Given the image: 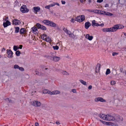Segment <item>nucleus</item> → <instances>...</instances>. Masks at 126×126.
<instances>
[{
  "mask_svg": "<svg viewBox=\"0 0 126 126\" xmlns=\"http://www.w3.org/2000/svg\"><path fill=\"white\" fill-rule=\"evenodd\" d=\"M103 14L109 16H111L112 15V14L111 13L105 11L103 12Z\"/></svg>",
  "mask_w": 126,
  "mask_h": 126,
  "instance_id": "obj_26",
  "label": "nucleus"
},
{
  "mask_svg": "<svg viewBox=\"0 0 126 126\" xmlns=\"http://www.w3.org/2000/svg\"><path fill=\"white\" fill-rule=\"evenodd\" d=\"M54 3H55V5H56L58 6H60V4H59V3H58L57 2H54Z\"/></svg>",
  "mask_w": 126,
  "mask_h": 126,
  "instance_id": "obj_50",
  "label": "nucleus"
},
{
  "mask_svg": "<svg viewBox=\"0 0 126 126\" xmlns=\"http://www.w3.org/2000/svg\"><path fill=\"white\" fill-rule=\"evenodd\" d=\"M50 21H49L48 20H44L43 21V22L46 25H47L49 26Z\"/></svg>",
  "mask_w": 126,
  "mask_h": 126,
  "instance_id": "obj_25",
  "label": "nucleus"
},
{
  "mask_svg": "<svg viewBox=\"0 0 126 126\" xmlns=\"http://www.w3.org/2000/svg\"><path fill=\"white\" fill-rule=\"evenodd\" d=\"M70 21L71 22L73 23L75 21L74 20V18H72Z\"/></svg>",
  "mask_w": 126,
  "mask_h": 126,
  "instance_id": "obj_51",
  "label": "nucleus"
},
{
  "mask_svg": "<svg viewBox=\"0 0 126 126\" xmlns=\"http://www.w3.org/2000/svg\"><path fill=\"white\" fill-rule=\"evenodd\" d=\"M1 57V56L0 55V58Z\"/></svg>",
  "mask_w": 126,
  "mask_h": 126,
  "instance_id": "obj_63",
  "label": "nucleus"
},
{
  "mask_svg": "<svg viewBox=\"0 0 126 126\" xmlns=\"http://www.w3.org/2000/svg\"><path fill=\"white\" fill-rule=\"evenodd\" d=\"M92 85L89 86L88 87V89L89 90H91L92 89Z\"/></svg>",
  "mask_w": 126,
  "mask_h": 126,
  "instance_id": "obj_48",
  "label": "nucleus"
},
{
  "mask_svg": "<svg viewBox=\"0 0 126 126\" xmlns=\"http://www.w3.org/2000/svg\"><path fill=\"white\" fill-rule=\"evenodd\" d=\"M5 50V49L4 48H3L1 49V51L3 52Z\"/></svg>",
  "mask_w": 126,
  "mask_h": 126,
  "instance_id": "obj_55",
  "label": "nucleus"
},
{
  "mask_svg": "<svg viewBox=\"0 0 126 126\" xmlns=\"http://www.w3.org/2000/svg\"><path fill=\"white\" fill-rule=\"evenodd\" d=\"M42 29H43V30H46V28L45 27L42 25V26L41 27V28Z\"/></svg>",
  "mask_w": 126,
  "mask_h": 126,
  "instance_id": "obj_43",
  "label": "nucleus"
},
{
  "mask_svg": "<svg viewBox=\"0 0 126 126\" xmlns=\"http://www.w3.org/2000/svg\"><path fill=\"white\" fill-rule=\"evenodd\" d=\"M20 23V21L17 19H15L13 20V24L18 25Z\"/></svg>",
  "mask_w": 126,
  "mask_h": 126,
  "instance_id": "obj_14",
  "label": "nucleus"
},
{
  "mask_svg": "<svg viewBox=\"0 0 126 126\" xmlns=\"http://www.w3.org/2000/svg\"><path fill=\"white\" fill-rule=\"evenodd\" d=\"M50 7V5L46 6L45 7V8L46 9H49Z\"/></svg>",
  "mask_w": 126,
  "mask_h": 126,
  "instance_id": "obj_38",
  "label": "nucleus"
},
{
  "mask_svg": "<svg viewBox=\"0 0 126 126\" xmlns=\"http://www.w3.org/2000/svg\"><path fill=\"white\" fill-rule=\"evenodd\" d=\"M116 82L115 81L112 80L110 82V84L112 85H113L115 84Z\"/></svg>",
  "mask_w": 126,
  "mask_h": 126,
  "instance_id": "obj_35",
  "label": "nucleus"
},
{
  "mask_svg": "<svg viewBox=\"0 0 126 126\" xmlns=\"http://www.w3.org/2000/svg\"><path fill=\"white\" fill-rule=\"evenodd\" d=\"M31 29H32V32L34 34H36L38 33V31L36 27H33Z\"/></svg>",
  "mask_w": 126,
  "mask_h": 126,
  "instance_id": "obj_13",
  "label": "nucleus"
},
{
  "mask_svg": "<svg viewBox=\"0 0 126 126\" xmlns=\"http://www.w3.org/2000/svg\"><path fill=\"white\" fill-rule=\"evenodd\" d=\"M88 1H89V2H91V0H88Z\"/></svg>",
  "mask_w": 126,
  "mask_h": 126,
  "instance_id": "obj_61",
  "label": "nucleus"
},
{
  "mask_svg": "<svg viewBox=\"0 0 126 126\" xmlns=\"http://www.w3.org/2000/svg\"><path fill=\"white\" fill-rule=\"evenodd\" d=\"M85 19V16L84 15H82L81 16H78L75 19V20L79 22H81L83 21Z\"/></svg>",
  "mask_w": 126,
  "mask_h": 126,
  "instance_id": "obj_3",
  "label": "nucleus"
},
{
  "mask_svg": "<svg viewBox=\"0 0 126 126\" xmlns=\"http://www.w3.org/2000/svg\"><path fill=\"white\" fill-rule=\"evenodd\" d=\"M35 126H38L39 124L38 123H35Z\"/></svg>",
  "mask_w": 126,
  "mask_h": 126,
  "instance_id": "obj_53",
  "label": "nucleus"
},
{
  "mask_svg": "<svg viewBox=\"0 0 126 126\" xmlns=\"http://www.w3.org/2000/svg\"><path fill=\"white\" fill-rule=\"evenodd\" d=\"M26 32V30L25 28H21L20 31V33L21 34H24Z\"/></svg>",
  "mask_w": 126,
  "mask_h": 126,
  "instance_id": "obj_20",
  "label": "nucleus"
},
{
  "mask_svg": "<svg viewBox=\"0 0 126 126\" xmlns=\"http://www.w3.org/2000/svg\"><path fill=\"white\" fill-rule=\"evenodd\" d=\"M103 124L113 126L114 125V124L110 122H106L103 121Z\"/></svg>",
  "mask_w": 126,
  "mask_h": 126,
  "instance_id": "obj_19",
  "label": "nucleus"
},
{
  "mask_svg": "<svg viewBox=\"0 0 126 126\" xmlns=\"http://www.w3.org/2000/svg\"><path fill=\"white\" fill-rule=\"evenodd\" d=\"M85 38L91 41L93 39V37L92 36H90L89 34H87L86 35Z\"/></svg>",
  "mask_w": 126,
  "mask_h": 126,
  "instance_id": "obj_10",
  "label": "nucleus"
},
{
  "mask_svg": "<svg viewBox=\"0 0 126 126\" xmlns=\"http://www.w3.org/2000/svg\"><path fill=\"white\" fill-rule=\"evenodd\" d=\"M97 13L99 14H102V11L100 10H97Z\"/></svg>",
  "mask_w": 126,
  "mask_h": 126,
  "instance_id": "obj_39",
  "label": "nucleus"
},
{
  "mask_svg": "<svg viewBox=\"0 0 126 126\" xmlns=\"http://www.w3.org/2000/svg\"><path fill=\"white\" fill-rule=\"evenodd\" d=\"M100 65V64H98L96 67L95 71L96 72H99Z\"/></svg>",
  "mask_w": 126,
  "mask_h": 126,
  "instance_id": "obj_17",
  "label": "nucleus"
},
{
  "mask_svg": "<svg viewBox=\"0 0 126 126\" xmlns=\"http://www.w3.org/2000/svg\"><path fill=\"white\" fill-rule=\"evenodd\" d=\"M62 73L63 74L65 75H67V73L65 71H63L62 72Z\"/></svg>",
  "mask_w": 126,
  "mask_h": 126,
  "instance_id": "obj_46",
  "label": "nucleus"
},
{
  "mask_svg": "<svg viewBox=\"0 0 126 126\" xmlns=\"http://www.w3.org/2000/svg\"><path fill=\"white\" fill-rule=\"evenodd\" d=\"M11 25V23L9 21H7L6 22H4L3 25L4 28L7 27L8 26Z\"/></svg>",
  "mask_w": 126,
  "mask_h": 126,
  "instance_id": "obj_9",
  "label": "nucleus"
},
{
  "mask_svg": "<svg viewBox=\"0 0 126 126\" xmlns=\"http://www.w3.org/2000/svg\"><path fill=\"white\" fill-rule=\"evenodd\" d=\"M20 52L19 50H17L16 51V54L17 56H19L20 55Z\"/></svg>",
  "mask_w": 126,
  "mask_h": 126,
  "instance_id": "obj_32",
  "label": "nucleus"
},
{
  "mask_svg": "<svg viewBox=\"0 0 126 126\" xmlns=\"http://www.w3.org/2000/svg\"><path fill=\"white\" fill-rule=\"evenodd\" d=\"M97 2L100 3L102 2V0H97Z\"/></svg>",
  "mask_w": 126,
  "mask_h": 126,
  "instance_id": "obj_49",
  "label": "nucleus"
},
{
  "mask_svg": "<svg viewBox=\"0 0 126 126\" xmlns=\"http://www.w3.org/2000/svg\"><path fill=\"white\" fill-rule=\"evenodd\" d=\"M60 92L58 90H55L52 92H51L50 95L57 94H59Z\"/></svg>",
  "mask_w": 126,
  "mask_h": 126,
  "instance_id": "obj_16",
  "label": "nucleus"
},
{
  "mask_svg": "<svg viewBox=\"0 0 126 126\" xmlns=\"http://www.w3.org/2000/svg\"><path fill=\"white\" fill-rule=\"evenodd\" d=\"M53 60L55 61H58L60 60V57H54L52 58Z\"/></svg>",
  "mask_w": 126,
  "mask_h": 126,
  "instance_id": "obj_27",
  "label": "nucleus"
},
{
  "mask_svg": "<svg viewBox=\"0 0 126 126\" xmlns=\"http://www.w3.org/2000/svg\"><path fill=\"white\" fill-rule=\"evenodd\" d=\"M65 32L67 34H68L69 36L70 37H72V35H73V34L71 33V32L70 31L67 30Z\"/></svg>",
  "mask_w": 126,
  "mask_h": 126,
  "instance_id": "obj_28",
  "label": "nucleus"
},
{
  "mask_svg": "<svg viewBox=\"0 0 126 126\" xmlns=\"http://www.w3.org/2000/svg\"><path fill=\"white\" fill-rule=\"evenodd\" d=\"M118 54V53L115 52H113L112 53V55L113 56H115V55H116Z\"/></svg>",
  "mask_w": 126,
  "mask_h": 126,
  "instance_id": "obj_40",
  "label": "nucleus"
},
{
  "mask_svg": "<svg viewBox=\"0 0 126 126\" xmlns=\"http://www.w3.org/2000/svg\"><path fill=\"white\" fill-rule=\"evenodd\" d=\"M19 66L17 64H15L14 65V67L15 69H18Z\"/></svg>",
  "mask_w": 126,
  "mask_h": 126,
  "instance_id": "obj_37",
  "label": "nucleus"
},
{
  "mask_svg": "<svg viewBox=\"0 0 126 126\" xmlns=\"http://www.w3.org/2000/svg\"><path fill=\"white\" fill-rule=\"evenodd\" d=\"M102 114L100 113L98 115V116L97 118V120L100 121L101 122H102Z\"/></svg>",
  "mask_w": 126,
  "mask_h": 126,
  "instance_id": "obj_15",
  "label": "nucleus"
},
{
  "mask_svg": "<svg viewBox=\"0 0 126 126\" xmlns=\"http://www.w3.org/2000/svg\"><path fill=\"white\" fill-rule=\"evenodd\" d=\"M62 3L63 4H64L65 3V1L62 0L61 1Z\"/></svg>",
  "mask_w": 126,
  "mask_h": 126,
  "instance_id": "obj_47",
  "label": "nucleus"
},
{
  "mask_svg": "<svg viewBox=\"0 0 126 126\" xmlns=\"http://www.w3.org/2000/svg\"><path fill=\"white\" fill-rule=\"evenodd\" d=\"M47 68H45V70H47Z\"/></svg>",
  "mask_w": 126,
  "mask_h": 126,
  "instance_id": "obj_62",
  "label": "nucleus"
},
{
  "mask_svg": "<svg viewBox=\"0 0 126 126\" xmlns=\"http://www.w3.org/2000/svg\"><path fill=\"white\" fill-rule=\"evenodd\" d=\"M19 69L22 71H23L24 70V68L22 67H19L18 69Z\"/></svg>",
  "mask_w": 126,
  "mask_h": 126,
  "instance_id": "obj_41",
  "label": "nucleus"
},
{
  "mask_svg": "<svg viewBox=\"0 0 126 126\" xmlns=\"http://www.w3.org/2000/svg\"><path fill=\"white\" fill-rule=\"evenodd\" d=\"M110 72V70L109 69H107L106 71V75H107L109 74Z\"/></svg>",
  "mask_w": 126,
  "mask_h": 126,
  "instance_id": "obj_33",
  "label": "nucleus"
},
{
  "mask_svg": "<svg viewBox=\"0 0 126 126\" xmlns=\"http://www.w3.org/2000/svg\"><path fill=\"white\" fill-rule=\"evenodd\" d=\"M32 105L35 107H39L41 105V103L38 101L35 100L33 101Z\"/></svg>",
  "mask_w": 126,
  "mask_h": 126,
  "instance_id": "obj_7",
  "label": "nucleus"
},
{
  "mask_svg": "<svg viewBox=\"0 0 126 126\" xmlns=\"http://www.w3.org/2000/svg\"><path fill=\"white\" fill-rule=\"evenodd\" d=\"M0 126H2L1 125H0Z\"/></svg>",
  "mask_w": 126,
  "mask_h": 126,
  "instance_id": "obj_64",
  "label": "nucleus"
},
{
  "mask_svg": "<svg viewBox=\"0 0 126 126\" xmlns=\"http://www.w3.org/2000/svg\"><path fill=\"white\" fill-rule=\"evenodd\" d=\"M72 91L74 93H76V90L75 89H72Z\"/></svg>",
  "mask_w": 126,
  "mask_h": 126,
  "instance_id": "obj_45",
  "label": "nucleus"
},
{
  "mask_svg": "<svg viewBox=\"0 0 126 126\" xmlns=\"http://www.w3.org/2000/svg\"><path fill=\"white\" fill-rule=\"evenodd\" d=\"M106 102V101L105 100L103 99V102Z\"/></svg>",
  "mask_w": 126,
  "mask_h": 126,
  "instance_id": "obj_60",
  "label": "nucleus"
},
{
  "mask_svg": "<svg viewBox=\"0 0 126 126\" xmlns=\"http://www.w3.org/2000/svg\"><path fill=\"white\" fill-rule=\"evenodd\" d=\"M67 29L65 28H64L63 29V30L65 32L67 30Z\"/></svg>",
  "mask_w": 126,
  "mask_h": 126,
  "instance_id": "obj_52",
  "label": "nucleus"
},
{
  "mask_svg": "<svg viewBox=\"0 0 126 126\" xmlns=\"http://www.w3.org/2000/svg\"><path fill=\"white\" fill-rule=\"evenodd\" d=\"M49 26L54 27H56V24L53 22L50 21Z\"/></svg>",
  "mask_w": 126,
  "mask_h": 126,
  "instance_id": "obj_23",
  "label": "nucleus"
},
{
  "mask_svg": "<svg viewBox=\"0 0 126 126\" xmlns=\"http://www.w3.org/2000/svg\"><path fill=\"white\" fill-rule=\"evenodd\" d=\"M108 121H114L115 120V115L114 116L112 115H111L109 114V117Z\"/></svg>",
  "mask_w": 126,
  "mask_h": 126,
  "instance_id": "obj_11",
  "label": "nucleus"
},
{
  "mask_svg": "<svg viewBox=\"0 0 126 126\" xmlns=\"http://www.w3.org/2000/svg\"><path fill=\"white\" fill-rule=\"evenodd\" d=\"M115 122H119L123 121V118L122 117L119 115H115Z\"/></svg>",
  "mask_w": 126,
  "mask_h": 126,
  "instance_id": "obj_5",
  "label": "nucleus"
},
{
  "mask_svg": "<svg viewBox=\"0 0 126 126\" xmlns=\"http://www.w3.org/2000/svg\"><path fill=\"white\" fill-rule=\"evenodd\" d=\"M36 26L39 28H40L42 25H40L39 23H37L36 24Z\"/></svg>",
  "mask_w": 126,
  "mask_h": 126,
  "instance_id": "obj_36",
  "label": "nucleus"
},
{
  "mask_svg": "<svg viewBox=\"0 0 126 126\" xmlns=\"http://www.w3.org/2000/svg\"><path fill=\"white\" fill-rule=\"evenodd\" d=\"M15 32L16 33H18L19 30V28L18 27H15Z\"/></svg>",
  "mask_w": 126,
  "mask_h": 126,
  "instance_id": "obj_30",
  "label": "nucleus"
},
{
  "mask_svg": "<svg viewBox=\"0 0 126 126\" xmlns=\"http://www.w3.org/2000/svg\"><path fill=\"white\" fill-rule=\"evenodd\" d=\"M81 2H83V1H85L86 0H79Z\"/></svg>",
  "mask_w": 126,
  "mask_h": 126,
  "instance_id": "obj_57",
  "label": "nucleus"
},
{
  "mask_svg": "<svg viewBox=\"0 0 126 126\" xmlns=\"http://www.w3.org/2000/svg\"><path fill=\"white\" fill-rule=\"evenodd\" d=\"M91 25L90 23L88 22H86L85 23V28L87 29H88L89 27Z\"/></svg>",
  "mask_w": 126,
  "mask_h": 126,
  "instance_id": "obj_18",
  "label": "nucleus"
},
{
  "mask_svg": "<svg viewBox=\"0 0 126 126\" xmlns=\"http://www.w3.org/2000/svg\"><path fill=\"white\" fill-rule=\"evenodd\" d=\"M124 34L126 36V33H124Z\"/></svg>",
  "mask_w": 126,
  "mask_h": 126,
  "instance_id": "obj_59",
  "label": "nucleus"
},
{
  "mask_svg": "<svg viewBox=\"0 0 126 126\" xmlns=\"http://www.w3.org/2000/svg\"><path fill=\"white\" fill-rule=\"evenodd\" d=\"M3 20H4L6 21H9L8 20V17H6V18L5 19L3 18Z\"/></svg>",
  "mask_w": 126,
  "mask_h": 126,
  "instance_id": "obj_42",
  "label": "nucleus"
},
{
  "mask_svg": "<svg viewBox=\"0 0 126 126\" xmlns=\"http://www.w3.org/2000/svg\"><path fill=\"white\" fill-rule=\"evenodd\" d=\"M51 7H53L55 6L54 2H53L52 3H51L49 4Z\"/></svg>",
  "mask_w": 126,
  "mask_h": 126,
  "instance_id": "obj_44",
  "label": "nucleus"
},
{
  "mask_svg": "<svg viewBox=\"0 0 126 126\" xmlns=\"http://www.w3.org/2000/svg\"><path fill=\"white\" fill-rule=\"evenodd\" d=\"M94 101L96 102L98 101L102 102V98L100 97H96Z\"/></svg>",
  "mask_w": 126,
  "mask_h": 126,
  "instance_id": "obj_21",
  "label": "nucleus"
},
{
  "mask_svg": "<svg viewBox=\"0 0 126 126\" xmlns=\"http://www.w3.org/2000/svg\"><path fill=\"white\" fill-rule=\"evenodd\" d=\"M22 45H19V48L20 49H21L22 48Z\"/></svg>",
  "mask_w": 126,
  "mask_h": 126,
  "instance_id": "obj_54",
  "label": "nucleus"
},
{
  "mask_svg": "<svg viewBox=\"0 0 126 126\" xmlns=\"http://www.w3.org/2000/svg\"><path fill=\"white\" fill-rule=\"evenodd\" d=\"M43 93L44 94H50L51 92L47 89H44L43 91Z\"/></svg>",
  "mask_w": 126,
  "mask_h": 126,
  "instance_id": "obj_24",
  "label": "nucleus"
},
{
  "mask_svg": "<svg viewBox=\"0 0 126 126\" xmlns=\"http://www.w3.org/2000/svg\"><path fill=\"white\" fill-rule=\"evenodd\" d=\"M42 39L45 41H46L50 43L51 42V40L49 37L47 36L46 34H43L41 36Z\"/></svg>",
  "mask_w": 126,
  "mask_h": 126,
  "instance_id": "obj_2",
  "label": "nucleus"
},
{
  "mask_svg": "<svg viewBox=\"0 0 126 126\" xmlns=\"http://www.w3.org/2000/svg\"><path fill=\"white\" fill-rule=\"evenodd\" d=\"M19 48L18 46H14L13 47V49L15 51H16Z\"/></svg>",
  "mask_w": 126,
  "mask_h": 126,
  "instance_id": "obj_31",
  "label": "nucleus"
},
{
  "mask_svg": "<svg viewBox=\"0 0 126 126\" xmlns=\"http://www.w3.org/2000/svg\"><path fill=\"white\" fill-rule=\"evenodd\" d=\"M56 123L58 125H59L60 124V123L59 122H56Z\"/></svg>",
  "mask_w": 126,
  "mask_h": 126,
  "instance_id": "obj_58",
  "label": "nucleus"
},
{
  "mask_svg": "<svg viewBox=\"0 0 126 126\" xmlns=\"http://www.w3.org/2000/svg\"><path fill=\"white\" fill-rule=\"evenodd\" d=\"M20 11L22 13H24L28 12L29 10L27 8L26 5H23L20 8Z\"/></svg>",
  "mask_w": 126,
  "mask_h": 126,
  "instance_id": "obj_4",
  "label": "nucleus"
},
{
  "mask_svg": "<svg viewBox=\"0 0 126 126\" xmlns=\"http://www.w3.org/2000/svg\"><path fill=\"white\" fill-rule=\"evenodd\" d=\"M92 25L93 26H98L101 25L102 24L100 25H99L98 23H96L95 21V20H94L92 21Z\"/></svg>",
  "mask_w": 126,
  "mask_h": 126,
  "instance_id": "obj_12",
  "label": "nucleus"
},
{
  "mask_svg": "<svg viewBox=\"0 0 126 126\" xmlns=\"http://www.w3.org/2000/svg\"><path fill=\"white\" fill-rule=\"evenodd\" d=\"M109 117V114H103V119L108 121Z\"/></svg>",
  "mask_w": 126,
  "mask_h": 126,
  "instance_id": "obj_22",
  "label": "nucleus"
},
{
  "mask_svg": "<svg viewBox=\"0 0 126 126\" xmlns=\"http://www.w3.org/2000/svg\"><path fill=\"white\" fill-rule=\"evenodd\" d=\"M79 81L82 84H83L84 85H87V83L86 82L84 81L83 80L80 79L79 80Z\"/></svg>",
  "mask_w": 126,
  "mask_h": 126,
  "instance_id": "obj_29",
  "label": "nucleus"
},
{
  "mask_svg": "<svg viewBox=\"0 0 126 126\" xmlns=\"http://www.w3.org/2000/svg\"><path fill=\"white\" fill-rule=\"evenodd\" d=\"M7 56L9 58H12L13 57V52L11 50L7 49Z\"/></svg>",
  "mask_w": 126,
  "mask_h": 126,
  "instance_id": "obj_6",
  "label": "nucleus"
},
{
  "mask_svg": "<svg viewBox=\"0 0 126 126\" xmlns=\"http://www.w3.org/2000/svg\"><path fill=\"white\" fill-rule=\"evenodd\" d=\"M40 10V8L39 6L34 7L33 8V11L35 14H37V12H39Z\"/></svg>",
  "mask_w": 126,
  "mask_h": 126,
  "instance_id": "obj_8",
  "label": "nucleus"
},
{
  "mask_svg": "<svg viewBox=\"0 0 126 126\" xmlns=\"http://www.w3.org/2000/svg\"><path fill=\"white\" fill-rule=\"evenodd\" d=\"M124 26L118 24L114 25L113 27L108 28H105L103 29V31L104 32H114L118 29L123 28Z\"/></svg>",
  "mask_w": 126,
  "mask_h": 126,
  "instance_id": "obj_1",
  "label": "nucleus"
},
{
  "mask_svg": "<svg viewBox=\"0 0 126 126\" xmlns=\"http://www.w3.org/2000/svg\"><path fill=\"white\" fill-rule=\"evenodd\" d=\"M53 48L54 50H58L59 49V47L58 46L56 45L55 46H53Z\"/></svg>",
  "mask_w": 126,
  "mask_h": 126,
  "instance_id": "obj_34",
  "label": "nucleus"
},
{
  "mask_svg": "<svg viewBox=\"0 0 126 126\" xmlns=\"http://www.w3.org/2000/svg\"><path fill=\"white\" fill-rule=\"evenodd\" d=\"M109 6V5L108 4H106V5L105 6V7H108Z\"/></svg>",
  "mask_w": 126,
  "mask_h": 126,
  "instance_id": "obj_56",
  "label": "nucleus"
}]
</instances>
